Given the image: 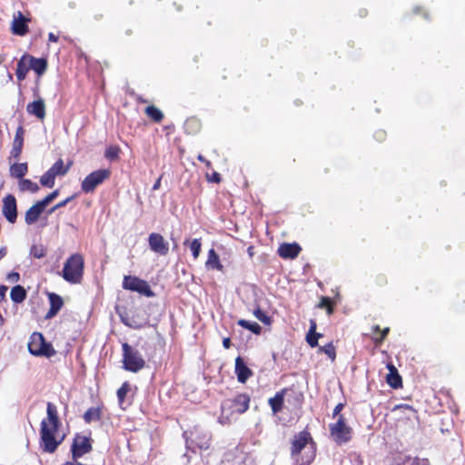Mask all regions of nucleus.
Returning <instances> with one entry per match:
<instances>
[{"label": "nucleus", "instance_id": "nucleus-48", "mask_svg": "<svg viewBox=\"0 0 465 465\" xmlns=\"http://www.w3.org/2000/svg\"><path fill=\"white\" fill-rule=\"evenodd\" d=\"M375 282L378 286H383V285L387 284L388 281H387V278L385 277V275L379 274L375 278Z\"/></svg>", "mask_w": 465, "mask_h": 465}, {"label": "nucleus", "instance_id": "nucleus-52", "mask_svg": "<svg viewBox=\"0 0 465 465\" xmlns=\"http://www.w3.org/2000/svg\"><path fill=\"white\" fill-rule=\"evenodd\" d=\"M7 290H8L7 286L0 284V302L2 301L5 300Z\"/></svg>", "mask_w": 465, "mask_h": 465}, {"label": "nucleus", "instance_id": "nucleus-21", "mask_svg": "<svg viewBox=\"0 0 465 465\" xmlns=\"http://www.w3.org/2000/svg\"><path fill=\"white\" fill-rule=\"evenodd\" d=\"M45 206L38 201L33 206H31L26 212L25 215V223L28 225L34 224L36 223L45 211Z\"/></svg>", "mask_w": 465, "mask_h": 465}, {"label": "nucleus", "instance_id": "nucleus-6", "mask_svg": "<svg viewBox=\"0 0 465 465\" xmlns=\"http://www.w3.org/2000/svg\"><path fill=\"white\" fill-rule=\"evenodd\" d=\"M330 436L337 445L348 443L352 439L353 430L347 423L344 415H341L335 422L329 424Z\"/></svg>", "mask_w": 465, "mask_h": 465}, {"label": "nucleus", "instance_id": "nucleus-33", "mask_svg": "<svg viewBox=\"0 0 465 465\" xmlns=\"http://www.w3.org/2000/svg\"><path fill=\"white\" fill-rule=\"evenodd\" d=\"M102 411L99 407L89 408L84 413V420L86 423H91L92 421H98L101 420Z\"/></svg>", "mask_w": 465, "mask_h": 465}, {"label": "nucleus", "instance_id": "nucleus-57", "mask_svg": "<svg viewBox=\"0 0 465 465\" xmlns=\"http://www.w3.org/2000/svg\"><path fill=\"white\" fill-rule=\"evenodd\" d=\"M7 254V248L6 247H1L0 248V261L4 259Z\"/></svg>", "mask_w": 465, "mask_h": 465}, {"label": "nucleus", "instance_id": "nucleus-4", "mask_svg": "<svg viewBox=\"0 0 465 465\" xmlns=\"http://www.w3.org/2000/svg\"><path fill=\"white\" fill-rule=\"evenodd\" d=\"M250 401L247 393H239L232 399L224 400L221 406L222 417L229 419L233 414L244 413L249 409Z\"/></svg>", "mask_w": 465, "mask_h": 465}, {"label": "nucleus", "instance_id": "nucleus-26", "mask_svg": "<svg viewBox=\"0 0 465 465\" xmlns=\"http://www.w3.org/2000/svg\"><path fill=\"white\" fill-rule=\"evenodd\" d=\"M205 265L209 269L217 270L219 272L223 271V265L220 262L219 255L216 253L214 249L209 250Z\"/></svg>", "mask_w": 465, "mask_h": 465}, {"label": "nucleus", "instance_id": "nucleus-40", "mask_svg": "<svg viewBox=\"0 0 465 465\" xmlns=\"http://www.w3.org/2000/svg\"><path fill=\"white\" fill-rule=\"evenodd\" d=\"M46 248L42 244H35L31 247L30 254L35 258L41 259L46 255Z\"/></svg>", "mask_w": 465, "mask_h": 465}, {"label": "nucleus", "instance_id": "nucleus-56", "mask_svg": "<svg viewBox=\"0 0 465 465\" xmlns=\"http://www.w3.org/2000/svg\"><path fill=\"white\" fill-rule=\"evenodd\" d=\"M59 37L57 35H55L54 33H49L48 34V40L50 42H54L56 43L58 41Z\"/></svg>", "mask_w": 465, "mask_h": 465}, {"label": "nucleus", "instance_id": "nucleus-31", "mask_svg": "<svg viewBox=\"0 0 465 465\" xmlns=\"http://www.w3.org/2000/svg\"><path fill=\"white\" fill-rule=\"evenodd\" d=\"M120 317L122 322L130 328L139 329L143 327V323L136 319L134 313L125 312L124 314H120Z\"/></svg>", "mask_w": 465, "mask_h": 465}, {"label": "nucleus", "instance_id": "nucleus-60", "mask_svg": "<svg viewBox=\"0 0 465 465\" xmlns=\"http://www.w3.org/2000/svg\"><path fill=\"white\" fill-rule=\"evenodd\" d=\"M397 408L399 409H401V408H404V409H408V410H411L412 411V408L407 404H401V405H398Z\"/></svg>", "mask_w": 465, "mask_h": 465}, {"label": "nucleus", "instance_id": "nucleus-2", "mask_svg": "<svg viewBox=\"0 0 465 465\" xmlns=\"http://www.w3.org/2000/svg\"><path fill=\"white\" fill-rule=\"evenodd\" d=\"M290 444V456L294 465H311L313 462L317 444L309 430H303L294 434Z\"/></svg>", "mask_w": 465, "mask_h": 465}, {"label": "nucleus", "instance_id": "nucleus-24", "mask_svg": "<svg viewBox=\"0 0 465 465\" xmlns=\"http://www.w3.org/2000/svg\"><path fill=\"white\" fill-rule=\"evenodd\" d=\"M29 63L31 70H33L38 76H42L47 70L48 63L46 58H36L29 54Z\"/></svg>", "mask_w": 465, "mask_h": 465}, {"label": "nucleus", "instance_id": "nucleus-1", "mask_svg": "<svg viewBox=\"0 0 465 465\" xmlns=\"http://www.w3.org/2000/svg\"><path fill=\"white\" fill-rule=\"evenodd\" d=\"M60 420L56 406L48 401L46 404V417L40 423L39 447L44 453H54L65 439V434L61 431Z\"/></svg>", "mask_w": 465, "mask_h": 465}, {"label": "nucleus", "instance_id": "nucleus-8", "mask_svg": "<svg viewBox=\"0 0 465 465\" xmlns=\"http://www.w3.org/2000/svg\"><path fill=\"white\" fill-rule=\"evenodd\" d=\"M188 434L186 438L187 444L199 450H208L211 446L212 435L211 433L200 427L199 425L193 426L192 429L185 432Z\"/></svg>", "mask_w": 465, "mask_h": 465}, {"label": "nucleus", "instance_id": "nucleus-11", "mask_svg": "<svg viewBox=\"0 0 465 465\" xmlns=\"http://www.w3.org/2000/svg\"><path fill=\"white\" fill-rule=\"evenodd\" d=\"M123 288L132 292H136L146 297H153L154 295L148 282L136 276H124L123 281Z\"/></svg>", "mask_w": 465, "mask_h": 465}, {"label": "nucleus", "instance_id": "nucleus-45", "mask_svg": "<svg viewBox=\"0 0 465 465\" xmlns=\"http://www.w3.org/2000/svg\"><path fill=\"white\" fill-rule=\"evenodd\" d=\"M75 197V194L72 195V196H69L67 197L66 199L59 202L58 203H56L50 211H49V213H52L53 212H54L55 210L57 209H60L62 207H64L68 203H70L74 198Z\"/></svg>", "mask_w": 465, "mask_h": 465}, {"label": "nucleus", "instance_id": "nucleus-32", "mask_svg": "<svg viewBox=\"0 0 465 465\" xmlns=\"http://www.w3.org/2000/svg\"><path fill=\"white\" fill-rule=\"evenodd\" d=\"M18 188L21 192H30L32 193H35L39 191V185L32 182L30 179H21L18 183Z\"/></svg>", "mask_w": 465, "mask_h": 465}, {"label": "nucleus", "instance_id": "nucleus-10", "mask_svg": "<svg viewBox=\"0 0 465 465\" xmlns=\"http://www.w3.org/2000/svg\"><path fill=\"white\" fill-rule=\"evenodd\" d=\"M93 450V440L90 436L75 434L71 445V453L73 460H79L84 455Z\"/></svg>", "mask_w": 465, "mask_h": 465}, {"label": "nucleus", "instance_id": "nucleus-64", "mask_svg": "<svg viewBox=\"0 0 465 465\" xmlns=\"http://www.w3.org/2000/svg\"><path fill=\"white\" fill-rule=\"evenodd\" d=\"M191 123H196V121H194V120L187 121L186 124H189Z\"/></svg>", "mask_w": 465, "mask_h": 465}, {"label": "nucleus", "instance_id": "nucleus-38", "mask_svg": "<svg viewBox=\"0 0 465 465\" xmlns=\"http://www.w3.org/2000/svg\"><path fill=\"white\" fill-rule=\"evenodd\" d=\"M54 174L49 169L41 176L40 183L43 186L52 188L54 185L55 181Z\"/></svg>", "mask_w": 465, "mask_h": 465}, {"label": "nucleus", "instance_id": "nucleus-13", "mask_svg": "<svg viewBox=\"0 0 465 465\" xmlns=\"http://www.w3.org/2000/svg\"><path fill=\"white\" fill-rule=\"evenodd\" d=\"M31 19L25 17L22 12L18 11L14 14L11 24V32L15 35L24 36L29 32L28 24Z\"/></svg>", "mask_w": 465, "mask_h": 465}, {"label": "nucleus", "instance_id": "nucleus-14", "mask_svg": "<svg viewBox=\"0 0 465 465\" xmlns=\"http://www.w3.org/2000/svg\"><path fill=\"white\" fill-rule=\"evenodd\" d=\"M2 213L10 223H15L17 219V203L13 194H7L3 199Z\"/></svg>", "mask_w": 465, "mask_h": 465}, {"label": "nucleus", "instance_id": "nucleus-15", "mask_svg": "<svg viewBox=\"0 0 465 465\" xmlns=\"http://www.w3.org/2000/svg\"><path fill=\"white\" fill-rule=\"evenodd\" d=\"M235 374L237 376V380L241 383H245L249 378H251L253 374L252 371L247 366L244 362L243 359L241 356H238L235 359Z\"/></svg>", "mask_w": 465, "mask_h": 465}, {"label": "nucleus", "instance_id": "nucleus-41", "mask_svg": "<svg viewBox=\"0 0 465 465\" xmlns=\"http://www.w3.org/2000/svg\"><path fill=\"white\" fill-rule=\"evenodd\" d=\"M130 384L128 381H124L122 386L117 390V398L120 403H123L127 393L130 391Z\"/></svg>", "mask_w": 465, "mask_h": 465}, {"label": "nucleus", "instance_id": "nucleus-16", "mask_svg": "<svg viewBox=\"0 0 465 465\" xmlns=\"http://www.w3.org/2000/svg\"><path fill=\"white\" fill-rule=\"evenodd\" d=\"M47 296H48V300H49V303H50V308H49L47 313L45 314V318L52 319L54 316H56L57 313L63 308L64 300L60 295H58L57 293H54V292H49L47 294Z\"/></svg>", "mask_w": 465, "mask_h": 465}, {"label": "nucleus", "instance_id": "nucleus-3", "mask_svg": "<svg viewBox=\"0 0 465 465\" xmlns=\"http://www.w3.org/2000/svg\"><path fill=\"white\" fill-rule=\"evenodd\" d=\"M84 260L81 253L72 254L64 262L62 277L72 284L81 283L84 276Z\"/></svg>", "mask_w": 465, "mask_h": 465}, {"label": "nucleus", "instance_id": "nucleus-55", "mask_svg": "<svg viewBox=\"0 0 465 465\" xmlns=\"http://www.w3.org/2000/svg\"><path fill=\"white\" fill-rule=\"evenodd\" d=\"M223 345L225 349H229L232 345L231 339L229 337L223 340Z\"/></svg>", "mask_w": 465, "mask_h": 465}, {"label": "nucleus", "instance_id": "nucleus-63", "mask_svg": "<svg viewBox=\"0 0 465 465\" xmlns=\"http://www.w3.org/2000/svg\"><path fill=\"white\" fill-rule=\"evenodd\" d=\"M137 100H138L139 102H141V103H146V102H147L145 99H143V98H141V97H139Z\"/></svg>", "mask_w": 465, "mask_h": 465}, {"label": "nucleus", "instance_id": "nucleus-43", "mask_svg": "<svg viewBox=\"0 0 465 465\" xmlns=\"http://www.w3.org/2000/svg\"><path fill=\"white\" fill-rule=\"evenodd\" d=\"M389 332H390V328L385 327L382 330L381 329V337H376V336L371 337V341H372L373 344L375 345V347H380L382 344V342L386 339Z\"/></svg>", "mask_w": 465, "mask_h": 465}, {"label": "nucleus", "instance_id": "nucleus-35", "mask_svg": "<svg viewBox=\"0 0 465 465\" xmlns=\"http://www.w3.org/2000/svg\"><path fill=\"white\" fill-rule=\"evenodd\" d=\"M317 307L320 309H325L328 315H331L334 312V302L330 297H322Z\"/></svg>", "mask_w": 465, "mask_h": 465}, {"label": "nucleus", "instance_id": "nucleus-29", "mask_svg": "<svg viewBox=\"0 0 465 465\" xmlns=\"http://www.w3.org/2000/svg\"><path fill=\"white\" fill-rule=\"evenodd\" d=\"M26 291L22 285H15L11 289L10 298L15 303H21L26 299Z\"/></svg>", "mask_w": 465, "mask_h": 465}, {"label": "nucleus", "instance_id": "nucleus-27", "mask_svg": "<svg viewBox=\"0 0 465 465\" xmlns=\"http://www.w3.org/2000/svg\"><path fill=\"white\" fill-rule=\"evenodd\" d=\"M72 164H73V162L70 161L65 165L64 163L63 159L60 158L49 168V170L51 172H53L54 176H59V175L63 176V175H65L68 173V171L71 168Z\"/></svg>", "mask_w": 465, "mask_h": 465}, {"label": "nucleus", "instance_id": "nucleus-5", "mask_svg": "<svg viewBox=\"0 0 465 465\" xmlns=\"http://www.w3.org/2000/svg\"><path fill=\"white\" fill-rule=\"evenodd\" d=\"M123 367L124 370L136 373L145 367V361L140 351L127 342L122 344Z\"/></svg>", "mask_w": 465, "mask_h": 465}, {"label": "nucleus", "instance_id": "nucleus-20", "mask_svg": "<svg viewBox=\"0 0 465 465\" xmlns=\"http://www.w3.org/2000/svg\"><path fill=\"white\" fill-rule=\"evenodd\" d=\"M288 389L283 388L277 391L273 397L268 400V404L270 405L273 414H278L282 411L284 405V397Z\"/></svg>", "mask_w": 465, "mask_h": 465}, {"label": "nucleus", "instance_id": "nucleus-44", "mask_svg": "<svg viewBox=\"0 0 465 465\" xmlns=\"http://www.w3.org/2000/svg\"><path fill=\"white\" fill-rule=\"evenodd\" d=\"M59 194V191L56 189L54 192L50 193L40 202L46 207L53 200H54Z\"/></svg>", "mask_w": 465, "mask_h": 465}, {"label": "nucleus", "instance_id": "nucleus-37", "mask_svg": "<svg viewBox=\"0 0 465 465\" xmlns=\"http://www.w3.org/2000/svg\"><path fill=\"white\" fill-rule=\"evenodd\" d=\"M121 148L118 145H109L104 151V157L109 161H115L119 158Z\"/></svg>", "mask_w": 465, "mask_h": 465}, {"label": "nucleus", "instance_id": "nucleus-54", "mask_svg": "<svg viewBox=\"0 0 465 465\" xmlns=\"http://www.w3.org/2000/svg\"><path fill=\"white\" fill-rule=\"evenodd\" d=\"M162 177H163V174L153 183V191H156V190L160 189Z\"/></svg>", "mask_w": 465, "mask_h": 465}, {"label": "nucleus", "instance_id": "nucleus-28", "mask_svg": "<svg viewBox=\"0 0 465 465\" xmlns=\"http://www.w3.org/2000/svg\"><path fill=\"white\" fill-rule=\"evenodd\" d=\"M9 172L12 177L21 180L28 172L27 163L11 164Z\"/></svg>", "mask_w": 465, "mask_h": 465}, {"label": "nucleus", "instance_id": "nucleus-62", "mask_svg": "<svg viewBox=\"0 0 465 465\" xmlns=\"http://www.w3.org/2000/svg\"><path fill=\"white\" fill-rule=\"evenodd\" d=\"M366 15H367V11L365 9L361 11V14H360L361 16H365Z\"/></svg>", "mask_w": 465, "mask_h": 465}, {"label": "nucleus", "instance_id": "nucleus-42", "mask_svg": "<svg viewBox=\"0 0 465 465\" xmlns=\"http://www.w3.org/2000/svg\"><path fill=\"white\" fill-rule=\"evenodd\" d=\"M320 351L324 352L331 361L336 359V350L332 342L320 347Z\"/></svg>", "mask_w": 465, "mask_h": 465}, {"label": "nucleus", "instance_id": "nucleus-36", "mask_svg": "<svg viewBox=\"0 0 465 465\" xmlns=\"http://www.w3.org/2000/svg\"><path fill=\"white\" fill-rule=\"evenodd\" d=\"M189 242V247L192 251L193 259L196 260L201 252L202 250V242L200 239H193V241L186 240L184 241L183 244L186 245Z\"/></svg>", "mask_w": 465, "mask_h": 465}, {"label": "nucleus", "instance_id": "nucleus-61", "mask_svg": "<svg viewBox=\"0 0 465 465\" xmlns=\"http://www.w3.org/2000/svg\"><path fill=\"white\" fill-rule=\"evenodd\" d=\"M94 19H96V20H100V19H102V18H103V15H102V14H97V15H94Z\"/></svg>", "mask_w": 465, "mask_h": 465}, {"label": "nucleus", "instance_id": "nucleus-23", "mask_svg": "<svg viewBox=\"0 0 465 465\" xmlns=\"http://www.w3.org/2000/svg\"><path fill=\"white\" fill-rule=\"evenodd\" d=\"M29 65V54H24L18 61L15 70V75L18 81L21 82L25 79L27 73L31 70Z\"/></svg>", "mask_w": 465, "mask_h": 465}, {"label": "nucleus", "instance_id": "nucleus-58", "mask_svg": "<svg viewBox=\"0 0 465 465\" xmlns=\"http://www.w3.org/2000/svg\"><path fill=\"white\" fill-rule=\"evenodd\" d=\"M371 331H372V334H373V335H374V334H376V333L381 332V328H380V326H379V325H373V326L371 327Z\"/></svg>", "mask_w": 465, "mask_h": 465}, {"label": "nucleus", "instance_id": "nucleus-18", "mask_svg": "<svg viewBox=\"0 0 465 465\" xmlns=\"http://www.w3.org/2000/svg\"><path fill=\"white\" fill-rule=\"evenodd\" d=\"M24 135L25 129L22 125H19L16 129L15 135L13 142V147L10 152V155L12 158L17 160L22 153L24 146Z\"/></svg>", "mask_w": 465, "mask_h": 465}, {"label": "nucleus", "instance_id": "nucleus-49", "mask_svg": "<svg viewBox=\"0 0 465 465\" xmlns=\"http://www.w3.org/2000/svg\"><path fill=\"white\" fill-rule=\"evenodd\" d=\"M6 279L12 282H17L20 280V274L16 272H12L7 274Z\"/></svg>", "mask_w": 465, "mask_h": 465}, {"label": "nucleus", "instance_id": "nucleus-19", "mask_svg": "<svg viewBox=\"0 0 465 465\" xmlns=\"http://www.w3.org/2000/svg\"><path fill=\"white\" fill-rule=\"evenodd\" d=\"M302 251L301 246L296 243H282L278 248V254L283 259H295Z\"/></svg>", "mask_w": 465, "mask_h": 465}, {"label": "nucleus", "instance_id": "nucleus-59", "mask_svg": "<svg viewBox=\"0 0 465 465\" xmlns=\"http://www.w3.org/2000/svg\"><path fill=\"white\" fill-rule=\"evenodd\" d=\"M247 252L249 256L252 258L254 255V247L252 245L249 246L247 249Z\"/></svg>", "mask_w": 465, "mask_h": 465}, {"label": "nucleus", "instance_id": "nucleus-51", "mask_svg": "<svg viewBox=\"0 0 465 465\" xmlns=\"http://www.w3.org/2000/svg\"><path fill=\"white\" fill-rule=\"evenodd\" d=\"M197 159L203 163H204L208 169L213 168L212 163L209 160H207L203 154H198Z\"/></svg>", "mask_w": 465, "mask_h": 465}, {"label": "nucleus", "instance_id": "nucleus-47", "mask_svg": "<svg viewBox=\"0 0 465 465\" xmlns=\"http://www.w3.org/2000/svg\"><path fill=\"white\" fill-rule=\"evenodd\" d=\"M344 406H345V404H344V403H341V402L338 403V404L334 407V409H333V411H332V415H331V417H332L333 419L337 417V419H338L341 415H342L341 412V411L343 410Z\"/></svg>", "mask_w": 465, "mask_h": 465}, {"label": "nucleus", "instance_id": "nucleus-50", "mask_svg": "<svg viewBox=\"0 0 465 465\" xmlns=\"http://www.w3.org/2000/svg\"><path fill=\"white\" fill-rule=\"evenodd\" d=\"M374 138L378 141V142H382L385 140L386 138V133L385 131L383 130H378L375 132L374 134Z\"/></svg>", "mask_w": 465, "mask_h": 465}, {"label": "nucleus", "instance_id": "nucleus-7", "mask_svg": "<svg viewBox=\"0 0 465 465\" xmlns=\"http://www.w3.org/2000/svg\"><path fill=\"white\" fill-rule=\"evenodd\" d=\"M27 346L29 352L35 356H45L50 358L56 353L52 344L46 342L44 335L38 331H35L31 334Z\"/></svg>", "mask_w": 465, "mask_h": 465}, {"label": "nucleus", "instance_id": "nucleus-12", "mask_svg": "<svg viewBox=\"0 0 465 465\" xmlns=\"http://www.w3.org/2000/svg\"><path fill=\"white\" fill-rule=\"evenodd\" d=\"M148 244L152 252L161 256H165L169 252L168 242L158 232H152L149 234Z\"/></svg>", "mask_w": 465, "mask_h": 465}, {"label": "nucleus", "instance_id": "nucleus-17", "mask_svg": "<svg viewBox=\"0 0 465 465\" xmlns=\"http://www.w3.org/2000/svg\"><path fill=\"white\" fill-rule=\"evenodd\" d=\"M45 103L43 98L38 97L37 100L29 103L26 105V112L28 114L35 116L39 120H44L45 117Z\"/></svg>", "mask_w": 465, "mask_h": 465}, {"label": "nucleus", "instance_id": "nucleus-46", "mask_svg": "<svg viewBox=\"0 0 465 465\" xmlns=\"http://www.w3.org/2000/svg\"><path fill=\"white\" fill-rule=\"evenodd\" d=\"M206 178L209 182L219 183L222 181L221 174L217 172H213L212 174H206Z\"/></svg>", "mask_w": 465, "mask_h": 465}, {"label": "nucleus", "instance_id": "nucleus-30", "mask_svg": "<svg viewBox=\"0 0 465 465\" xmlns=\"http://www.w3.org/2000/svg\"><path fill=\"white\" fill-rule=\"evenodd\" d=\"M144 114L149 119L157 124L161 123L164 117L163 112L154 105H148L144 109Z\"/></svg>", "mask_w": 465, "mask_h": 465}, {"label": "nucleus", "instance_id": "nucleus-22", "mask_svg": "<svg viewBox=\"0 0 465 465\" xmlns=\"http://www.w3.org/2000/svg\"><path fill=\"white\" fill-rule=\"evenodd\" d=\"M387 368L389 369V373L386 376L387 383L392 389H400L402 387V379L399 374L397 368L392 363H388Z\"/></svg>", "mask_w": 465, "mask_h": 465}, {"label": "nucleus", "instance_id": "nucleus-53", "mask_svg": "<svg viewBox=\"0 0 465 465\" xmlns=\"http://www.w3.org/2000/svg\"><path fill=\"white\" fill-rule=\"evenodd\" d=\"M410 465H429L424 460L415 459Z\"/></svg>", "mask_w": 465, "mask_h": 465}, {"label": "nucleus", "instance_id": "nucleus-25", "mask_svg": "<svg viewBox=\"0 0 465 465\" xmlns=\"http://www.w3.org/2000/svg\"><path fill=\"white\" fill-rule=\"evenodd\" d=\"M317 323L315 320L310 321V328L306 334V341L312 347L314 348L318 346V340L322 337V333L316 331Z\"/></svg>", "mask_w": 465, "mask_h": 465}, {"label": "nucleus", "instance_id": "nucleus-9", "mask_svg": "<svg viewBox=\"0 0 465 465\" xmlns=\"http://www.w3.org/2000/svg\"><path fill=\"white\" fill-rule=\"evenodd\" d=\"M111 176L109 169H99L89 173L82 182L81 188L85 193H93L95 188L102 184Z\"/></svg>", "mask_w": 465, "mask_h": 465}, {"label": "nucleus", "instance_id": "nucleus-34", "mask_svg": "<svg viewBox=\"0 0 465 465\" xmlns=\"http://www.w3.org/2000/svg\"><path fill=\"white\" fill-rule=\"evenodd\" d=\"M237 324L246 330L251 331L254 334L259 335L262 332V327L255 322H251L244 319H241L237 322Z\"/></svg>", "mask_w": 465, "mask_h": 465}, {"label": "nucleus", "instance_id": "nucleus-39", "mask_svg": "<svg viewBox=\"0 0 465 465\" xmlns=\"http://www.w3.org/2000/svg\"><path fill=\"white\" fill-rule=\"evenodd\" d=\"M253 315L264 325H271L272 320L270 316H268L260 307H257L253 311Z\"/></svg>", "mask_w": 465, "mask_h": 465}]
</instances>
